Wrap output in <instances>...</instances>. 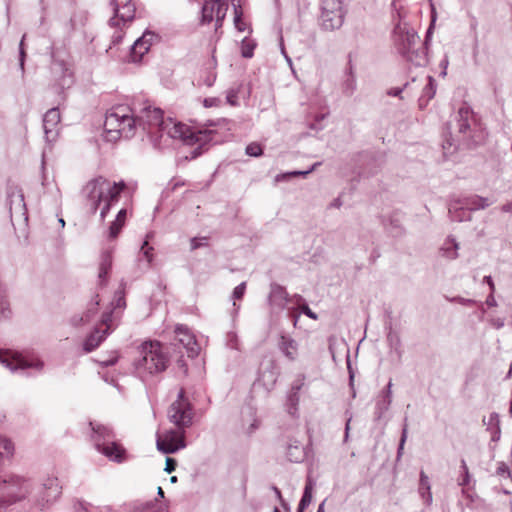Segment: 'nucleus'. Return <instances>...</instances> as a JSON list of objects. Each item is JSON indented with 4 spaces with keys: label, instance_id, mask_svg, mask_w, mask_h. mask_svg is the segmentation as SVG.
I'll return each instance as SVG.
<instances>
[{
    "label": "nucleus",
    "instance_id": "19",
    "mask_svg": "<svg viewBox=\"0 0 512 512\" xmlns=\"http://www.w3.org/2000/svg\"><path fill=\"white\" fill-rule=\"evenodd\" d=\"M155 35L151 32H145L138 38L131 47L130 57L134 63L140 62L143 56L149 51Z\"/></svg>",
    "mask_w": 512,
    "mask_h": 512
},
{
    "label": "nucleus",
    "instance_id": "38",
    "mask_svg": "<svg viewBox=\"0 0 512 512\" xmlns=\"http://www.w3.org/2000/svg\"><path fill=\"white\" fill-rule=\"evenodd\" d=\"M318 165H320V163L319 162H315L311 166V168L308 169V170H304V171L296 170V171H291V172L279 174V175L276 176V181L287 180V179H290L291 177H295V176H305V175L309 174L311 171L315 170Z\"/></svg>",
    "mask_w": 512,
    "mask_h": 512
},
{
    "label": "nucleus",
    "instance_id": "54",
    "mask_svg": "<svg viewBox=\"0 0 512 512\" xmlns=\"http://www.w3.org/2000/svg\"><path fill=\"white\" fill-rule=\"evenodd\" d=\"M241 16H242V12L238 11L236 8H235V18H234V22H235V26L236 28L239 30V31H243L244 30V24L241 20Z\"/></svg>",
    "mask_w": 512,
    "mask_h": 512
},
{
    "label": "nucleus",
    "instance_id": "31",
    "mask_svg": "<svg viewBox=\"0 0 512 512\" xmlns=\"http://www.w3.org/2000/svg\"><path fill=\"white\" fill-rule=\"evenodd\" d=\"M459 244L454 238H448L440 249L443 257L453 260L458 257Z\"/></svg>",
    "mask_w": 512,
    "mask_h": 512
},
{
    "label": "nucleus",
    "instance_id": "3",
    "mask_svg": "<svg viewBox=\"0 0 512 512\" xmlns=\"http://www.w3.org/2000/svg\"><path fill=\"white\" fill-rule=\"evenodd\" d=\"M124 188V182L111 183L103 177H98L88 182L83 191L92 213H95L100 204L104 203L100 212V217L103 220L109 212L111 205L118 201V197Z\"/></svg>",
    "mask_w": 512,
    "mask_h": 512
},
{
    "label": "nucleus",
    "instance_id": "59",
    "mask_svg": "<svg viewBox=\"0 0 512 512\" xmlns=\"http://www.w3.org/2000/svg\"><path fill=\"white\" fill-rule=\"evenodd\" d=\"M118 361V357L117 356H113L109 359H106V360H103V361H100V364L104 367H109V366H113L117 363Z\"/></svg>",
    "mask_w": 512,
    "mask_h": 512
},
{
    "label": "nucleus",
    "instance_id": "56",
    "mask_svg": "<svg viewBox=\"0 0 512 512\" xmlns=\"http://www.w3.org/2000/svg\"><path fill=\"white\" fill-rule=\"evenodd\" d=\"M227 102L231 105L237 104V92L235 90H229L226 95Z\"/></svg>",
    "mask_w": 512,
    "mask_h": 512
},
{
    "label": "nucleus",
    "instance_id": "51",
    "mask_svg": "<svg viewBox=\"0 0 512 512\" xmlns=\"http://www.w3.org/2000/svg\"><path fill=\"white\" fill-rule=\"evenodd\" d=\"M451 301L452 302H457V303H459L461 305H464V306H471V305L476 304L475 300L463 298V297H460V296L452 298Z\"/></svg>",
    "mask_w": 512,
    "mask_h": 512
},
{
    "label": "nucleus",
    "instance_id": "42",
    "mask_svg": "<svg viewBox=\"0 0 512 512\" xmlns=\"http://www.w3.org/2000/svg\"><path fill=\"white\" fill-rule=\"evenodd\" d=\"M304 377L301 376L298 379L294 381L291 388V393L288 396V401L290 402L291 406H295L298 402V396L297 392L301 389L303 385Z\"/></svg>",
    "mask_w": 512,
    "mask_h": 512
},
{
    "label": "nucleus",
    "instance_id": "25",
    "mask_svg": "<svg viewBox=\"0 0 512 512\" xmlns=\"http://www.w3.org/2000/svg\"><path fill=\"white\" fill-rule=\"evenodd\" d=\"M9 203H10V211L19 212L22 215H25L26 205L24 202V195L22 191L18 188H15L8 194Z\"/></svg>",
    "mask_w": 512,
    "mask_h": 512
},
{
    "label": "nucleus",
    "instance_id": "13",
    "mask_svg": "<svg viewBox=\"0 0 512 512\" xmlns=\"http://www.w3.org/2000/svg\"><path fill=\"white\" fill-rule=\"evenodd\" d=\"M228 10V4L224 0H205L202 6V23H210L213 20L216 22V27L222 25L226 13Z\"/></svg>",
    "mask_w": 512,
    "mask_h": 512
},
{
    "label": "nucleus",
    "instance_id": "9",
    "mask_svg": "<svg viewBox=\"0 0 512 512\" xmlns=\"http://www.w3.org/2000/svg\"><path fill=\"white\" fill-rule=\"evenodd\" d=\"M168 418L179 429H185L192 425L193 408L185 397L183 389L179 391L177 399L170 405Z\"/></svg>",
    "mask_w": 512,
    "mask_h": 512
},
{
    "label": "nucleus",
    "instance_id": "10",
    "mask_svg": "<svg viewBox=\"0 0 512 512\" xmlns=\"http://www.w3.org/2000/svg\"><path fill=\"white\" fill-rule=\"evenodd\" d=\"M341 0H322V30L339 29L344 22Z\"/></svg>",
    "mask_w": 512,
    "mask_h": 512
},
{
    "label": "nucleus",
    "instance_id": "48",
    "mask_svg": "<svg viewBox=\"0 0 512 512\" xmlns=\"http://www.w3.org/2000/svg\"><path fill=\"white\" fill-rule=\"evenodd\" d=\"M245 290H246V283L245 282L240 283L239 285H237L234 288L233 298L234 299H241L243 297L244 293H245Z\"/></svg>",
    "mask_w": 512,
    "mask_h": 512
},
{
    "label": "nucleus",
    "instance_id": "16",
    "mask_svg": "<svg viewBox=\"0 0 512 512\" xmlns=\"http://www.w3.org/2000/svg\"><path fill=\"white\" fill-rule=\"evenodd\" d=\"M111 6L114 17L109 22L112 26H119L120 22L125 24L134 19L136 8L131 0H112Z\"/></svg>",
    "mask_w": 512,
    "mask_h": 512
},
{
    "label": "nucleus",
    "instance_id": "14",
    "mask_svg": "<svg viewBox=\"0 0 512 512\" xmlns=\"http://www.w3.org/2000/svg\"><path fill=\"white\" fill-rule=\"evenodd\" d=\"M112 313V311L103 313L101 319V326L96 327L95 330L87 337V339L84 342V350L86 352H91L94 349H96L110 333Z\"/></svg>",
    "mask_w": 512,
    "mask_h": 512
},
{
    "label": "nucleus",
    "instance_id": "62",
    "mask_svg": "<svg viewBox=\"0 0 512 512\" xmlns=\"http://www.w3.org/2000/svg\"><path fill=\"white\" fill-rule=\"evenodd\" d=\"M491 325L496 329H500L504 326V319H502V318L492 319Z\"/></svg>",
    "mask_w": 512,
    "mask_h": 512
},
{
    "label": "nucleus",
    "instance_id": "41",
    "mask_svg": "<svg viewBox=\"0 0 512 512\" xmlns=\"http://www.w3.org/2000/svg\"><path fill=\"white\" fill-rule=\"evenodd\" d=\"M246 414L248 416V421H249V425L246 428V433L252 434L256 429H258L260 422L256 418V412L252 407L247 408Z\"/></svg>",
    "mask_w": 512,
    "mask_h": 512
},
{
    "label": "nucleus",
    "instance_id": "60",
    "mask_svg": "<svg viewBox=\"0 0 512 512\" xmlns=\"http://www.w3.org/2000/svg\"><path fill=\"white\" fill-rule=\"evenodd\" d=\"M469 481H470V474H469V471H466L465 473H463V476L459 479L458 484L460 486H466L469 484Z\"/></svg>",
    "mask_w": 512,
    "mask_h": 512
},
{
    "label": "nucleus",
    "instance_id": "46",
    "mask_svg": "<svg viewBox=\"0 0 512 512\" xmlns=\"http://www.w3.org/2000/svg\"><path fill=\"white\" fill-rule=\"evenodd\" d=\"M208 245L207 237H194L191 239V250H196L200 247H205Z\"/></svg>",
    "mask_w": 512,
    "mask_h": 512
},
{
    "label": "nucleus",
    "instance_id": "2",
    "mask_svg": "<svg viewBox=\"0 0 512 512\" xmlns=\"http://www.w3.org/2000/svg\"><path fill=\"white\" fill-rule=\"evenodd\" d=\"M397 21L392 31V42L397 52L415 66L427 63V54L420 37L413 27L397 12Z\"/></svg>",
    "mask_w": 512,
    "mask_h": 512
},
{
    "label": "nucleus",
    "instance_id": "11",
    "mask_svg": "<svg viewBox=\"0 0 512 512\" xmlns=\"http://www.w3.org/2000/svg\"><path fill=\"white\" fill-rule=\"evenodd\" d=\"M0 363L12 372L26 370L29 368L42 370L44 364L38 358L28 359L21 354L0 350Z\"/></svg>",
    "mask_w": 512,
    "mask_h": 512
},
{
    "label": "nucleus",
    "instance_id": "6",
    "mask_svg": "<svg viewBox=\"0 0 512 512\" xmlns=\"http://www.w3.org/2000/svg\"><path fill=\"white\" fill-rule=\"evenodd\" d=\"M92 428V440L98 452L109 460L121 463L125 460V449L116 442L115 434L111 427L90 422Z\"/></svg>",
    "mask_w": 512,
    "mask_h": 512
},
{
    "label": "nucleus",
    "instance_id": "61",
    "mask_svg": "<svg viewBox=\"0 0 512 512\" xmlns=\"http://www.w3.org/2000/svg\"><path fill=\"white\" fill-rule=\"evenodd\" d=\"M486 304L489 307L497 306V302H496V300L494 298V293H492V291H490L489 295L487 296Z\"/></svg>",
    "mask_w": 512,
    "mask_h": 512
},
{
    "label": "nucleus",
    "instance_id": "52",
    "mask_svg": "<svg viewBox=\"0 0 512 512\" xmlns=\"http://www.w3.org/2000/svg\"><path fill=\"white\" fill-rule=\"evenodd\" d=\"M392 387H393L392 380H389L387 385L378 394L393 399Z\"/></svg>",
    "mask_w": 512,
    "mask_h": 512
},
{
    "label": "nucleus",
    "instance_id": "29",
    "mask_svg": "<svg viewBox=\"0 0 512 512\" xmlns=\"http://www.w3.org/2000/svg\"><path fill=\"white\" fill-rule=\"evenodd\" d=\"M286 456L291 462H301L305 458L304 448L298 441L287 446Z\"/></svg>",
    "mask_w": 512,
    "mask_h": 512
},
{
    "label": "nucleus",
    "instance_id": "49",
    "mask_svg": "<svg viewBox=\"0 0 512 512\" xmlns=\"http://www.w3.org/2000/svg\"><path fill=\"white\" fill-rule=\"evenodd\" d=\"M177 466V462L175 459L167 457L165 461V468L164 471L168 474L172 473Z\"/></svg>",
    "mask_w": 512,
    "mask_h": 512
},
{
    "label": "nucleus",
    "instance_id": "50",
    "mask_svg": "<svg viewBox=\"0 0 512 512\" xmlns=\"http://www.w3.org/2000/svg\"><path fill=\"white\" fill-rule=\"evenodd\" d=\"M23 41H24V37L22 38V40L20 42V46H19V66L22 71V74L24 73V63H25V56H26L24 48H23Z\"/></svg>",
    "mask_w": 512,
    "mask_h": 512
},
{
    "label": "nucleus",
    "instance_id": "23",
    "mask_svg": "<svg viewBox=\"0 0 512 512\" xmlns=\"http://www.w3.org/2000/svg\"><path fill=\"white\" fill-rule=\"evenodd\" d=\"M111 266H112V251L107 249V250H104L100 256L99 273H98V279H99L100 285L105 284L106 277L111 269Z\"/></svg>",
    "mask_w": 512,
    "mask_h": 512
},
{
    "label": "nucleus",
    "instance_id": "39",
    "mask_svg": "<svg viewBox=\"0 0 512 512\" xmlns=\"http://www.w3.org/2000/svg\"><path fill=\"white\" fill-rule=\"evenodd\" d=\"M10 314L11 310L6 299V290L0 287V319H7L10 317Z\"/></svg>",
    "mask_w": 512,
    "mask_h": 512
},
{
    "label": "nucleus",
    "instance_id": "4",
    "mask_svg": "<svg viewBox=\"0 0 512 512\" xmlns=\"http://www.w3.org/2000/svg\"><path fill=\"white\" fill-rule=\"evenodd\" d=\"M226 125L227 120L220 119L217 121H209L206 128L194 130L181 122H175L169 118L164 121L158 136L161 138L164 134H167L169 138L180 139L188 145L207 143L214 140V134L216 133V130L211 127H225Z\"/></svg>",
    "mask_w": 512,
    "mask_h": 512
},
{
    "label": "nucleus",
    "instance_id": "36",
    "mask_svg": "<svg viewBox=\"0 0 512 512\" xmlns=\"http://www.w3.org/2000/svg\"><path fill=\"white\" fill-rule=\"evenodd\" d=\"M312 489H313V484H312L310 477H308L302 498L298 505L297 512H303L304 509L310 505V503L312 501Z\"/></svg>",
    "mask_w": 512,
    "mask_h": 512
},
{
    "label": "nucleus",
    "instance_id": "30",
    "mask_svg": "<svg viewBox=\"0 0 512 512\" xmlns=\"http://www.w3.org/2000/svg\"><path fill=\"white\" fill-rule=\"evenodd\" d=\"M280 350L290 360H294L297 355V343L290 337L282 336Z\"/></svg>",
    "mask_w": 512,
    "mask_h": 512
},
{
    "label": "nucleus",
    "instance_id": "8",
    "mask_svg": "<svg viewBox=\"0 0 512 512\" xmlns=\"http://www.w3.org/2000/svg\"><path fill=\"white\" fill-rule=\"evenodd\" d=\"M62 487L58 478L48 477L37 488L33 487L29 501L40 510L51 507L60 497Z\"/></svg>",
    "mask_w": 512,
    "mask_h": 512
},
{
    "label": "nucleus",
    "instance_id": "57",
    "mask_svg": "<svg viewBox=\"0 0 512 512\" xmlns=\"http://www.w3.org/2000/svg\"><path fill=\"white\" fill-rule=\"evenodd\" d=\"M301 312H302V313H304V314H306L308 317H310V318H312V319H314V320H316V319H317V314H316V313H314V312H313V311L308 307V305H307V304H303V305L301 306Z\"/></svg>",
    "mask_w": 512,
    "mask_h": 512
},
{
    "label": "nucleus",
    "instance_id": "58",
    "mask_svg": "<svg viewBox=\"0 0 512 512\" xmlns=\"http://www.w3.org/2000/svg\"><path fill=\"white\" fill-rule=\"evenodd\" d=\"M497 474L499 476H504L505 474L510 475L508 466L505 463H500L497 468Z\"/></svg>",
    "mask_w": 512,
    "mask_h": 512
},
{
    "label": "nucleus",
    "instance_id": "27",
    "mask_svg": "<svg viewBox=\"0 0 512 512\" xmlns=\"http://www.w3.org/2000/svg\"><path fill=\"white\" fill-rule=\"evenodd\" d=\"M419 494L427 506L432 504L433 497L431 493V485L429 482V477L425 474L424 471L420 472Z\"/></svg>",
    "mask_w": 512,
    "mask_h": 512
},
{
    "label": "nucleus",
    "instance_id": "33",
    "mask_svg": "<svg viewBox=\"0 0 512 512\" xmlns=\"http://www.w3.org/2000/svg\"><path fill=\"white\" fill-rule=\"evenodd\" d=\"M98 305H99V300L97 299V300H95V302L91 303L90 307L87 309V311L84 313L83 316H81V317L74 316L71 319L72 324L74 326H79L83 323L89 322L94 317V315L97 313Z\"/></svg>",
    "mask_w": 512,
    "mask_h": 512
},
{
    "label": "nucleus",
    "instance_id": "63",
    "mask_svg": "<svg viewBox=\"0 0 512 512\" xmlns=\"http://www.w3.org/2000/svg\"><path fill=\"white\" fill-rule=\"evenodd\" d=\"M498 423H499V416H498V414H497V413H495V412H494V413H491V414L489 415V419H488L487 424H488V425H493V424L498 425Z\"/></svg>",
    "mask_w": 512,
    "mask_h": 512
},
{
    "label": "nucleus",
    "instance_id": "15",
    "mask_svg": "<svg viewBox=\"0 0 512 512\" xmlns=\"http://www.w3.org/2000/svg\"><path fill=\"white\" fill-rule=\"evenodd\" d=\"M50 69L59 93L73 84V73L65 61L53 57Z\"/></svg>",
    "mask_w": 512,
    "mask_h": 512
},
{
    "label": "nucleus",
    "instance_id": "12",
    "mask_svg": "<svg viewBox=\"0 0 512 512\" xmlns=\"http://www.w3.org/2000/svg\"><path fill=\"white\" fill-rule=\"evenodd\" d=\"M157 449L165 454H173L185 448V432L183 429L169 430L159 435L156 441Z\"/></svg>",
    "mask_w": 512,
    "mask_h": 512
},
{
    "label": "nucleus",
    "instance_id": "53",
    "mask_svg": "<svg viewBox=\"0 0 512 512\" xmlns=\"http://www.w3.org/2000/svg\"><path fill=\"white\" fill-rule=\"evenodd\" d=\"M152 507H153L152 502L141 503L139 505H136L134 507V510L131 512H146V511L152 509Z\"/></svg>",
    "mask_w": 512,
    "mask_h": 512
},
{
    "label": "nucleus",
    "instance_id": "40",
    "mask_svg": "<svg viewBox=\"0 0 512 512\" xmlns=\"http://www.w3.org/2000/svg\"><path fill=\"white\" fill-rule=\"evenodd\" d=\"M256 47V43L254 40L249 38H244L241 42V54L244 58H251L254 53V49Z\"/></svg>",
    "mask_w": 512,
    "mask_h": 512
},
{
    "label": "nucleus",
    "instance_id": "21",
    "mask_svg": "<svg viewBox=\"0 0 512 512\" xmlns=\"http://www.w3.org/2000/svg\"><path fill=\"white\" fill-rule=\"evenodd\" d=\"M448 212L452 221L463 222L471 220V211L464 207V204L459 199L450 203Z\"/></svg>",
    "mask_w": 512,
    "mask_h": 512
},
{
    "label": "nucleus",
    "instance_id": "35",
    "mask_svg": "<svg viewBox=\"0 0 512 512\" xmlns=\"http://www.w3.org/2000/svg\"><path fill=\"white\" fill-rule=\"evenodd\" d=\"M126 215H127V211L125 209H121L118 212L115 221L111 224V226L109 228V237L110 238L113 239L118 236L119 232L121 231V229L124 225Z\"/></svg>",
    "mask_w": 512,
    "mask_h": 512
},
{
    "label": "nucleus",
    "instance_id": "28",
    "mask_svg": "<svg viewBox=\"0 0 512 512\" xmlns=\"http://www.w3.org/2000/svg\"><path fill=\"white\" fill-rule=\"evenodd\" d=\"M278 378V372L273 363L269 367L265 368L260 376V381L267 389L273 388Z\"/></svg>",
    "mask_w": 512,
    "mask_h": 512
},
{
    "label": "nucleus",
    "instance_id": "64",
    "mask_svg": "<svg viewBox=\"0 0 512 512\" xmlns=\"http://www.w3.org/2000/svg\"><path fill=\"white\" fill-rule=\"evenodd\" d=\"M483 281H484L485 283H487V285H488V286H489V288H490V291H492V293H494V292H495V285H494V282H493V280H492V277H491V276H485V277H484V279H483Z\"/></svg>",
    "mask_w": 512,
    "mask_h": 512
},
{
    "label": "nucleus",
    "instance_id": "55",
    "mask_svg": "<svg viewBox=\"0 0 512 512\" xmlns=\"http://www.w3.org/2000/svg\"><path fill=\"white\" fill-rule=\"evenodd\" d=\"M73 512H89L87 506L81 502V501H74L73 502Z\"/></svg>",
    "mask_w": 512,
    "mask_h": 512
},
{
    "label": "nucleus",
    "instance_id": "45",
    "mask_svg": "<svg viewBox=\"0 0 512 512\" xmlns=\"http://www.w3.org/2000/svg\"><path fill=\"white\" fill-rule=\"evenodd\" d=\"M245 152L248 156L259 157L262 155L263 150H262V147L260 144H258L256 142H252L247 145Z\"/></svg>",
    "mask_w": 512,
    "mask_h": 512
},
{
    "label": "nucleus",
    "instance_id": "22",
    "mask_svg": "<svg viewBox=\"0 0 512 512\" xmlns=\"http://www.w3.org/2000/svg\"><path fill=\"white\" fill-rule=\"evenodd\" d=\"M459 200L464 204V207L468 208L471 212L485 209L492 204L488 198H484L478 195L459 198Z\"/></svg>",
    "mask_w": 512,
    "mask_h": 512
},
{
    "label": "nucleus",
    "instance_id": "34",
    "mask_svg": "<svg viewBox=\"0 0 512 512\" xmlns=\"http://www.w3.org/2000/svg\"><path fill=\"white\" fill-rule=\"evenodd\" d=\"M427 81L428 82L424 86L422 90V95L419 99L421 105L423 102L427 104L428 101H430L435 96L436 93V82L434 78L432 76H428Z\"/></svg>",
    "mask_w": 512,
    "mask_h": 512
},
{
    "label": "nucleus",
    "instance_id": "24",
    "mask_svg": "<svg viewBox=\"0 0 512 512\" xmlns=\"http://www.w3.org/2000/svg\"><path fill=\"white\" fill-rule=\"evenodd\" d=\"M392 400V398L377 394V396L375 397V407L373 413L375 421H380L384 418V416L390 409Z\"/></svg>",
    "mask_w": 512,
    "mask_h": 512
},
{
    "label": "nucleus",
    "instance_id": "44",
    "mask_svg": "<svg viewBox=\"0 0 512 512\" xmlns=\"http://www.w3.org/2000/svg\"><path fill=\"white\" fill-rule=\"evenodd\" d=\"M407 436H408V425H407V419H405L402 433H401L400 442H399L398 449H397V460H400V458L403 455L404 445L406 443Z\"/></svg>",
    "mask_w": 512,
    "mask_h": 512
},
{
    "label": "nucleus",
    "instance_id": "20",
    "mask_svg": "<svg viewBox=\"0 0 512 512\" xmlns=\"http://www.w3.org/2000/svg\"><path fill=\"white\" fill-rule=\"evenodd\" d=\"M290 301L286 290L282 286L278 284L271 285L268 302L272 309L282 310Z\"/></svg>",
    "mask_w": 512,
    "mask_h": 512
},
{
    "label": "nucleus",
    "instance_id": "17",
    "mask_svg": "<svg viewBox=\"0 0 512 512\" xmlns=\"http://www.w3.org/2000/svg\"><path fill=\"white\" fill-rule=\"evenodd\" d=\"M176 340L186 349L187 355L194 358L199 353V345L197 344L194 334L185 325H177L175 328Z\"/></svg>",
    "mask_w": 512,
    "mask_h": 512
},
{
    "label": "nucleus",
    "instance_id": "1",
    "mask_svg": "<svg viewBox=\"0 0 512 512\" xmlns=\"http://www.w3.org/2000/svg\"><path fill=\"white\" fill-rule=\"evenodd\" d=\"M160 108L152 107L146 101L128 105H117L106 112L104 120L105 138L116 141L120 138L130 139L137 129H142L151 136H158L164 123Z\"/></svg>",
    "mask_w": 512,
    "mask_h": 512
},
{
    "label": "nucleus",
    "instance_id": "18",
    "mask_svg": "<svg viewBox=\"0 0 512 512\" xmlns=\"http://www.w3.org/2000/svg\"><path fill=\"white\" fill-rule=\"evenodd\" d=\"M60 122L59 109L54 107L49 109L43 117V129L45 138L48 142H52L58 135L57 126Z\"/></svg>",
    "mask_w": 512,
    "mask_h": 512
},
{
    "label": "nucleus",
    "instance_id": "43",
    "mask_svg": "<svg viewBox=\"0 0 512 512\" xmlns=\"http://www.w3.org/2000/svg\"><path fill=\"white\" fill-rule=\"evenodd\" d=\"M111 305L114 311L117 309L122 310L126 307L124 288H121L115 292Z\"/></svg>",
    "mask_w": 512,
    "mask_h": 512
},
{
    "label": "nucleus",
    "instance_id": "26",
    "mask_svg": "<svg viewBox=\"0 0 512 512\" xmlns=\"http://www.w3.org/2000/svg\"><path fill=\"white\" fill-rule=\"evenodd\" d=\"M387 343L391 352H393L397 356L398 360H401L404 353L402 349L401 338L400 335L397 332L393 331L391 327L389 329V332L387 333Z\"/></svg>",
    "mask_w": 512,
    "mask_h": 512
},
{
    "label": "nucleus",
    "instance_id": "7",
    "mask_svg": "<svg viewBox=\"0 0 512 512\" xmlns=\"http://www.w3.org/2000/svg\"><path fill=\"white\" fill-rule=\"evenodd\" d=\"M474 123L473 113L470 108L467 106L459 108L455 116V127H453L452 124L449 126V129H456L457 133L453 135L452 131L450 132V139L446 140L443 148L447 149V146L450 148L460 141L466 142L467 144H478L481 138L475 135V126L472 127Z\"/></svg>",
    "mask_w": 512,
    "mask_h": 512
},
{
    "label": "nucleus",
    "instance_id": "47",
    "mask_svg": "<svg viewBox=\"0 0 512 512\" xmlns=\"http://www.w3.org/2000/svg\"><path fill=\"white\" fill-rule=\"evenodd\" d=\"M152 250L153 248L149 246L148 241H144L143 245L141 246V252L146 258L148 264H150L153 259V254L151 253Z\"/></svg>",
    "mask_w": 512,
    "mask_h": 512
},
{
    "label": "nucleus",
    "instance_id": "37",
    "mask_svg": "<svg viewBox=\"0 0 512 512\" xmlns=\"http://www.w3.org/2000/svg\"><path fill=\"white\" fill-rule=\"evenodd\" d=\"M355 89H356V78L353 73V67H352L351 61H349L347 77L343 83V92L346 95H352L353 92L355 91Z\"/></svg>",
    "mask_w": 512,
    "mask_h": 512
},
{
    "label": "nucleus",
    "instance_id": "5",
    "mask_svg": "<svg viewBox=\"0 0 512 512\" xmlns=\"http://www.w3.org/2000/svg\"><path fill=\"white\" fill-rule=\"evenodd\" d=\"M139 357L135 361L137 372L153 375L167 368L168 356L158 341H145L138 348Z\"/></svg>",
    "mask_w": 512,
    "mask_h": 512
},
{
    "label": "nucleus",
    "instance_id": "32",
    "mask_svg": "<svg viewBox=\"0 0 512 512\" xmlns=\"http://www.w3.org/2000/svg\"><path fill=\"white\" fill-rule=\"evenodd\" d=\"M384 226L387 231L394 237H398L403 234V227L400 219L396 215L389 216L388 219L384 220Z\"/></svg>",
    "mask_w": 512,
    "mask_h": 512
}]
</instances>
